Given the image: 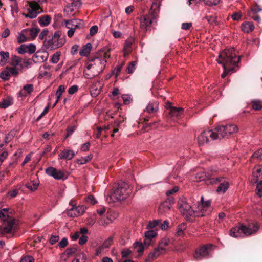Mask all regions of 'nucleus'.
<instances>
[{
    "instance_id": "nucleus-1",
    "label": "nucleus",
    "mask_w": 262,
    "mask_h": 262,
    "mask_svg": "<svg viewBox=\"0 0 262 262\" xmlns=\"http://www.w3.org/2000/svg\"><path fill=\"white\" fill-rule=\"evenodd\" d=\"M110 49L100 51L97 56L88 63L83 71L86 78L92 79L102 72L104 69L107 59L110 57Z\"/></svg>"
},
{
    "instance_id": "nucleus-2",
    "label": "nucleus",
    "mask_w": 262,
    "mask_h": 262,
    "mask_svg": "<svg viewBox=\"0 0 262 262\" xmlns=\"http://www.w3.org/2000/svg\"><path fill=\"white\" fill-rule=\"evenodd\" d=\"M240 60V56H237L234 48L226 49L219 55L217 61L222 64L224 71L221 75L224 78L229 72H233Z\"/></svg>"
},
{
    "instance_id": "nucleus-3",
    "label": "nucleus",
    "mask_w": 262,
    "mask_h": 262,
    "mask_svg": "<svg viewBox=\"0 0 262 262\" xmlns=\"http://www.w3.org/2000/svg\"><path fill=\"white\" fill-rule=\"evenodd\" d=\"M9 209L6 208L0 210V219L3 222L0 226V235L14 233L17 229V221L11 215Z\"/></svg>"
},
{
    "instance_id": "nucleus-4",
    "label": "nucleus",
    "mask_w": 262,
    "mask_h": 262,
    "mask_svg": "<svg viewBox=\"0 0 262 262\" xmlns=\"http://www.w3.org/2000/svg\"><path fill=\"white\" fill-rule=\"evenodd\" d=\"M131 193L132 189L129 185L126 182H121L109 198L110 200L115 202L125 199Z\"/></svg>"
},
{
    "instance_id": "nucleus-5",
    "label": "nucleus",
    "mask_w": 262,
    "mask_h": 262,
    "mask_svg": "<svg viewBox=\"0 0 262 262\" xmlns=\"http://www.w3.org/2000/svg\"><path fill=\"white\" fill-rule=\"evenodd\" d=\"M259 229L256 224L249 225L248 226L241 225L238 227H235L231 229L230 235L234 237H239L242 234L248 236L255 233Z\"/></svg>"
},
{
    "instance_id": "nucleus-6",
    "label": "nucleus",
    "mask_w": 262,
    "mask_h": 262,
    "mask_svg": "<svg viewBox=\"0 0 262 262\" xmlns=\"http://www.w3.org/2000/svg\"><path fill=\"white\" fill-rule=\"evenodd\" d=\"M216 139L228 138L231 135L236 133L238 131V127L234 124H228L226 125L219 126L214 130Z\"/></svg>"
},
{
    "instance_id": "nucleus-7",
    "label": "nucleus",
    "mask_w": 262,
    "mask_h": 262,
    "mask_svg": "<svg viewBox=\"0 0 262 262\" xmlns=\"http://www.w3.org/2000/svg\"><path fill=\"white\" fill-rule=\"evenodd\" d=\"M216 139L228 138L231 135L236 133L238 131V127L234 124H228L226 125L219 126L214 130Z\"/></svg>"
},
{
    "instance_id": "nucleus-8",
    "label": "nucleus",
    "mask_w": 262,
    "mask_h": 262,
    "mask_svg": "<svg viewBox=\"0 0 262 262\" xmlns=\"http://www.w3.org/2000/svg\"><path fill=\"white\" fill-rule=\"evenodd\" d=\"M179 209L182 215L187 220L190 221L192 217H196L197 210H194L192 206L187 202L186 199L182 198L179 199L178 203Z\"/></svg>"
},
{
    "instance_id": "nucleus-9",
    "label": "nucleus",
    "mask_w": 262,
    "mask_h": 262,
    "mask_svg": "<svg viewBox=\"0 0 262 262\" xmlns=\"http://www.w3.org/2000/svg\"><path fill=\"white\" fill-rule=\"evenodd\" d=\"M158 15L153 11H149V13L141 17L140 28L144 31L151 30L157 24Z\"/></svg>"
},
{
    "instance_id": "nucleus-10",
    "label": "nucleus",
    "mask_w": 262,
    "mask_h": 262,
    "mask_svg": "<svg viewBox=\"0 0 262 262\" xmlns=\"http://www.w3.org/2000/svg\"><path fill=\"white\" fill-rule=\"evenodd\" d=\"M201 203H199L197 207L196 217L204 216L209 214L212 211V207L211 205V201H204L203 196L201 198Z\"/></svg>"
},
{
    "instance_id": "nucleus-11",
    "label": "nucleus",
    "mask_w": 262,
    "mask_h": 262,
    "mask_svg": "<svg viewBox=\"0 0 262 262\" xmlns=\"http://www.w3.org/2000/svg\"><path fill=\"white\" fill-rule=\"evenodd\" d=\"M210 184L212 185L219 184L216 189V192L219 193H224L229 186V181L223 177L211 178L210 179Z\"/></svg>"
},
{
    "instance_id": "nucleus-12",
    "label": "nucleus",
    "mask_w": 262,
    "mask_h": 262,
    "mask_svg": "<svg viewBox=\"0 0 262 262\" xmlns=\"http://www.w3.org/2000/svg\"><path fill=\"white\" fill-rule=\"evenodd\" d=\"M29 6L30 8L28 9V13L23 14L25 17H29L31 19L34 18L42 11L39 4L36 2H29Z\"/></svg>"
},
{
    "instance_id": "nucleus-13",
    "label": "nucleus",
    "mask_w": 262,
    "mask_h": 262,
    "mask_svg": "<svg viewBox=\"0 0 262 262\" xmlns=\"http://www.w3.org/2000/svg\"><path fill=\"white\" fill-rule=\"evenodd\" d=\"M199 144H204L210 141V140H216L214 130H208L203 132L198 137Z\"/></svg>"
},
{
    "instance_id": "nucleus-14",
    "label": "nucleus",
    "mask_w": 262,
    "mask_h": 262,
    "mask_svg": "<svg viewBox=\"0 0 262 262\" xmlns=\"http://www.w3.org/2000/svg\"><path fill=\"white\" fill-rule=\"evenodd\" d=\"M212 245H203L197 249L194 254V257L196 260L202 259L209 255L211 251Z\"/></svg>"
},
{
    "instance_id": "nucleus-15",
    "label": "nucleus",
    "mask_w": 262,
    "mask_h": 262,
    "mask_svg": "<svg viewBox=\"0 0 262 262\" xmlns=\"http://www.w3.org/2000/svg\"><path fill=\"white\" fill-rule=\"evenodd\" d=\"M86 207L83 205L71 207L67 211V214L71 217H75L82 215L86 211Z\"/></svg>"
},
{
    "instance_id": "nucleus-16",
    "label": "nucleus",
    "mask_w": 262,
    "mask_h": 262,
    "mask_svg": "<svg viewBox=\"0 0 262 262\" xmlns=\"http://www.w3.org/2000/svg\"><path fill=\"white\" fill-rule=\"evenodd\" d=\"M174 201L172 198H168L163 202L159 206L158 209L159 214L164 215L168 213Z\"/></svg>"
},
{
    "instance_id": "nucleus-17",
    "label": "nucleus",
    "mask_w": 262,
    "mask_h": 262,
    "mask_svg": "<svg viewBox=\"0 0 262 262\" xmlns=\"http://www.w3.org/2000/svg\"><path fill=\"white\" fill-rule=\"evenodd\" d=\"M66 27L67 28H72L74 30L76 29H81L84 28V23L82 20L81 19H71L64 21Z\"/></svg>"
},
{
    "instance_id": "nucleus-18",
    "label": "nucleus",
    "mask_w": 262,
    "mask_h": 262,
    "mask_svg": "<svg viewBox=\"0 0 262 262\" xmlns=\"http://www.w3.org/2000/svg\"><path fill=\"white\" fill-rule=\"evenodd\" d=\"M46 173L50 176L53 177L56 180H61L64 178V173L60 170H57L53 167H48L46 169Z\"/></svg>"
},
{
    "instance_id": "nucleus-19",
    "label": "nucleus",
    "mask_w": 262,
    "mask_h": 262,
    "mask_svg": "<svg viewBox=\"0 0 262 262\" xmlns=\"http://www.w3.org/2000/svg\"><path fill=\"white\" fill-rule=\"evenodd\" d=\"M53 45H54L56 48L62 46L66 40L63 38L61 37V33L59 31H56L54 33L52 37Z\"/></svg>"
},
{
    "instance_id": "nucleus-20",
    "label": "nucleus",
    "mask_w": 262,
    "mask_h": 262,
    "mask_svg": "<svg viewBox=\"0 0 262 262\" xmlns=\"http://www.w3.org/2000/svg\"><path fill=\"white\" fill-rule=\"evenodd\" d=\"M262 182V167L257 166L254 167L253 171L251 182Z\"/></svg>"
},
{
    "instance_id": "nucleus-21",
    "label": "nucleus",
    "mask_w": 262,
    "mask_h": 262,
    "mask_svg": "<svg viewBox=\"0 0 262 262\" xmlns=\"http://www.w3.org/2000/svg\"><path fill=\"white\" fill-rule=\"evenodd\" d=\"M34 91V86L32 84H27L23 86V90L20 91L18 93V97H26L28 95H30Z\"/></svg>"
},
{
    "instance_id": "nucleus-22",
    "label": "nucleus",
    "mask_w": 262,
    "mask_h": 262,
    "mask_svg": "<svg viewBox=\"0 0 262 262\" xmlns=\"http://www.w3.org/2000/svg\"><path fill=\"white\" fill-rule=\"evenodd\" d=\"M48 57V53L47 52H37L33 57L35 62H42L46 61Z\"/></svg>"
},
{
    "instance_id": "nucleus-23",
    "label": "nucleus",
    "mask_w": 262,
    "mask_h": 262,
    "mask_svg": "<svg viewBox=\"0 0 262 262\" xmlns=\"http://www.w3.org/2000/svg\"><path fill=\"white\" fill-rule=\"evenodd\" d=\"M184 109L182 107H172L168 112V116L170 118L176 117L177 118H181L183 115Z\"/></svg>"
},
{
    "instance_id": "nucleus-24",
    "label": "nucleus",
    "mask_w": 262,
    "mask_h": 262,
    "mask_svg": "<svg viewBox=\"0 0 262 262\" xmlns=\"http://www.w3.org/2000/svg\"><path fill=\"white\" fill-rule=\"evenodd\" d=\"M212 178V175L209 173H206L204 171L197 173L195 176V180L197 182L207 181V183L210 184V179Z\"/></svg>"
},
{
    "instance_id": "nucleus-25",
    "label": "nucleus",
    "mask_w": 262,
    "mask_h": 262,
    "mask_svg": "<svg viewBox=\"0 0 262 262\" xmlns=\"http://www.w3.org/2000/svg\"><path fill=\"white\" fill-rule=\"evenodd\" d=\"M157 235V232L156 230H149L145 233V239L144 244L146 247H148L152 240Z\"/></svg>"
},
{
    "instance_id": "nucleus-26",
    "label": "nucleus",
    "mask_w": 262,
    "mask_h": 262,
    "mask_svg": "<svg viewBox=\"0 0 262 262\" xmlns=\"http://www.w3.org/2000/svg\"><path fill=\"white\" fill-rule=\"evenodd\" d=\"M75 155L74 152L72 150L64 149L59 155L60 159L71 160Z\"/></svg>"
},
{
    "instance_id": "nucleus-27",
    "label": "nucleus",
    "mask_w": 262,
    "mask_h": 262,
    "mask_svg": "<svg viewBox=\"0 0 262 262\" xmlns=\"http://www.w3.org/2000/svg\"><path fill=\"white\" fill-rule=\"evenodd\" d=\"M170 242V240L167 237L162 238L159 243L157 247L158 251H161V253H163L165 251V247L167 246Z\"/></svg>"
},
{
    "instance_id": "nucleus-28",
    "label": "nucleus",
    "mask_w": 262,
    "mask_h": 262,
    "mask_svg": "<svg viewBox=\"0 0 262 262\" xmlns=\"http://www.w3.org/2000/svg\"><path fill=\"white\" fill-rule=\"evenodd\" d=\"M146 111L149 113L156 112L158 110V103L157 101H150L146 108Z\"/></svg>"
},
{
    "instance_id": "nucleus-29",
    "label": "nucleus",
    "mask_w": 262,
    "mask_h": 262,
    "mask_svg": "<svg viewBox=\"0 0 262 262\" xmlns=\"http://www.w3.org/2000/svg\"><path fill=\"white\" fill-rule=\"evenodd\" d=\"M92 49V45L90 43L83 46L82 48L80 50L79 54L82 56H88Z\"/></svg>"
},
{
    "instance_id": "nucleus-30",
    "label": "nucleus",
    "mask_w": 262,
    "mask_h": 262,
    "mask_svg": "<svg viewBox=\"0 0 262 262\" xmlns=\"http://www.w3.org/2000/svg\"><path fill=\"white\" fill-rule=\"evenodd\" d=\"M13 103V98L10 97H8L0 102V107L2 108H6L11 105Z\"/></svg>"
},
{
    "instance_id": "nucleus-31",
    "label": "nucleus",
    "mask_w": 262,
    "mask_h": 262,
    "mask_svg": "<svg viewBox=\"0 0 262 262\" xmlns=\"http://www.w3.org/2000/svg\"><path fill=\"white\" fill-rule=\"evenodd\" d=\"M51 17L49 15H44L38 18V22L40 26L45 27L48 26L51 21Z\"/></svg>"
},
{
    "instance_id": "nucleus-32",
    "label": "nucleus",
    "mask_w": 262,
    "mask_h": 262,
    "mask_svg": "<svg viewBox=\"0 0 262 262\" xmlns=\"http://www.w3.org/2000/svg\"><path fill=\"white\" fill-rule=\"evenodd\" d=\"M254 28V26L251 22H246L242 25V30L245 33L251 32Z\"/></svg>"
},
{
    "instance_id": "nucleus-33",
    "label": "nucleus",
    "mask_w": 262,
    "mask_h": 262,
    "mask_svg": "<svg viewBox=\"0 0 262 262\" xmlns=\"http://www.w3.org/2000/svg\"><path fill=\"white\" fill-rule=\"evenodd\" d=\"M39 184V183L37 180L31 181L30 182L26 184L25 187L31 191H33L37 189Z\"/></svg>"
},
{
    "instance_id": "nucleus-34",
    "label": "nucleus",
    "mask_w": 262,
    "mask_h": 262,
    "mask_svg": "<svg viewBox=\"0 0 262 262\" xmlns=\"http://www.w3.org/2000/svg\"><path fill=\"white\" fill-rule=\"evenodd\" d=\"M39 30H40L39 29L33 28H31V29H24V30H23V32H26V34H27L28 33H29V35L32 38L34 39L38 35V33L39 32Z\"/></svg>"
},
{
    "instance_id": "nucleus-35",
    "label": "nucleus",
    "mask_w": 262,
    "mask_h": 262,
    "mask_svg": "<svg viewBox=\"0 0 262 262\" xmlns=\"http://www.w3.org/2000/svg\"><path fill=\"white\" fill-rule=\"evenodd\" d=\"M161 251H158L157 248H156L154 252H151L148 256V258L146 260L145 262H149L154 260L157 257H158L160 254L162 253L160 252Z\"/></svg>"
},
{
    "instance_id": "nucleus-36",
    "label": "nucleus",
    "mask_w": 262,
    "mask_h": 262,
    "mask_svg": "<svg viewBox=\"0 0 262 262\" xmlns=\"http://www.w3.org/2000/svg\"><path fill=\"white\" fill-rule=\"evenodd\" d=\"M252 108L256 111L260 110L262 108V101L259 100H253L251 102Z\"/></svg>"
},
{
    "instance_id": "nucleus-37",
    "label": "nucleus",
    "mask_w": 262,
    "mask_h": 262,
    "mask_svg": "<svg viewBox=\"0 0 262 262\" xmlns=\"http://www.w3.org/2000/svg\"><path fill=\"white\" fill-rule=\"evenodd\" d=\"M22 62V59L16 55H12L11 58L10 64L14 67L19 66Z\"/></svg>"
},
{
    "instance_id": "nucleus-38",
    "label": "nucleus",
    "mask_w": 262,
    "mask_h": 262,
    "mask_svg": "<svg viewBox=\"0 0 262 262\" xmlns=\"http://www.w3.org/2000/svg\"><path fill=\"white\" fill-rule=\"evenodd\" d=\"M0 56L1 59L0 60V62L2 66H4L7 62V61L9 58V53L8 52H0Z\"/></svg>"
},
{
    "instance_id": "nucleus-39",
    "label": "nucleus",
    "mask_w": 262,
    "mask_h": 262,
    "mask_svg": "<svg viewBox=\"0 0 262 262\" xmlns=\"http://www.w3.org/2000/svg\"><path fill=\"white\" fill-rule=\"evenodd\" d=\"M186 229V225L185 223H182L179 225L177 227V231L176 234L178 236H182L184 234V231Z\"/></svg>"
},
{
    "instance_id": "nucleus-40",
    "label": "nucleus",
    "mask_w": 262,
    "mask_h": 262,
    "mask_svg": "<svg viewBox=\"0 0 262 262\" xmlns=\"http://www.w3.org/2000/svg\"><path fill=\"white\" fill-rule=\"evenodd\" d=\"M135 250L139 253H142L144 250V247L142 243L137 242L133 245Z\"/></svg>"
},
{
    "instance_id": "nucleus-41",
    "label": "nucleus",
    "mask_w": 262,
    "mask_h": 262,
    "mask_svg": "<svg viewBox=\"0 0 262 262\" xmlns=\"http://www.w3.org/2000/svg\"><path fill=\"white\" fill-rule=\"evenodd\" d=\"M160 5V2L159 0H155L154 2H153L152 4L151 9L150 11H153L157 14L156 11H159Z\"/></svg>"
},
{
    "instance_id": "nucleus-42",
    "label": "nucleus",
    "mask_w": 262,
    "mask_h": 262,
    "mask_svg": "<svg viewBox=\"0 0 262 262\" xmlns=\"http://www.w3.org/2000/svg\"><path fill=\"white\" fill-rule=\"evenodd\" d=\"M10 76L11 75L8 69H7V67L6 68L5 70L2 71L0 74V77L5 81L9 80L10 79Z\"/></svg>"
},
{
    "instance_id": "nucleus-43",
    "label": "nucleus",
    "mask_w": 262,
    "mask_h": 262,
    "mask_svg": "<svg viewBox=\"0 0 262 262\" xmlns=\"http://www.w3.org/2000/svg\"><path fill=\"white\" fill-rule=\"evenodd\" d=\"M253 183H256V193L259 197L262 196V182H252Z\"/></svg>"
},
{
    "instance_id": "nucleus-44",
    "label": "nucleus",
    "mask_w": 262,
    "mask_h": 262,
    "mask_svg": "<svg viewBox=\"0 0 262 262\" xmlns=\"http://www.w3.org/2000/svg\"><path fill=\"white\" fill-rule=\"evenodd\" d=\"M7 69L9 71L10 75L17 76L18 74V69L16 67H7Z\"/></svg>"
},
{
    "instance_id": "nucleus-45",
    "label": "nucleus",
    "mask_w": 262,
    "mask_h": 262,
    "mask_svg": "<svg viewBox=\"0 0 262 262\" xmlns=\"http://www.w3.org/2000/svg\"><path fill=\"white\" fill-rule=\"evenodd\" d=\"M137 62L133 61L128 64L127 68V71L128 73L132 74L134 72V70H135V66Z\"/></svg>"
},
{
    "instance_id": "nucleus-46",
    "label": "nucleus",
    "mask_w": 262,
    "mask_h": 262,
    "mask_svg": "<svg viewBox=\"0 0 262 262\" xmlns=\"http://www.w3.org/2000/svg\"><path fill=\"white\" fill-rule=\"evenodd\" d=\"M60 55V52H56L54 53L51 59V62L53 63H57L59 60Z\"/></svg>"
},
{
    "instance_id": "nucleus-47",
    "label": "nucleus",
    "mask_w": 262,
    "mask_h": 262,
    "mask_svg": "<svg viewBox=\"0 0 262 262\" xmlns=\"http://www.w3.org/2000/svg\"><path fill=\"white\" fill-rule=\"evenodd\" d=\"M113 238L111 236L106 239L101 245L102 247L104 248H108L112 245L113 243Z\"/></svg>"
},
{
    "instance_id": "nucleus-48",
    "label": "nucleus",
    "mask_w": 262,
    "mask_h": 262,
    "mask_svg": "<svg viewBox=\"0 0 262 262\" xmlns=\"http://www.w3.org/2000/svg\"><path fill=\"white\" fill-rule=\"evenodd\" d=\"M252 157L256 158L258 160H262V148H260L253 154Z\"/></svg>"
},
{
    "instance_id": "nucleus-49",
    "label": "nucleus",
    "mask_w": 262,
    "mask_h": 262,
    "mask_svg": "<svg viewBox=\"0 0 262 262\" xmlns=\"http://www.w3.org/2000/svg\"><path fill=\"white\" fill-rule=\"evenodd\" d=\"M159 223V220H154L152 221H149L147 225L146 228L148 229H150L156 227Z\"/></svg>"
},
{
    "instance_id": "nucleus-50",
    "label": "nucleus",
    "mask_w": 262,
    "mask_h": 262,
    "mask_svg": "<svg viewBox=\"0 0 262 262\" xmlns=\"http://www.w3.org/2000/svg\"><path fill=\"white\" fill-rule=\"evenodd\" d=\"M92 158L91 155H88L85 157H82L80 160H79V163L80 164H84L90 161Z\"/></svg>"
},
{
    "instance_id": "nucleus-51",
    "label": "nucleus",
    "mask_w": 262,
    "mask_h": 262,
    "mask_svg": "<svg viewBox=\"0 0 262 262\" xmlns=\"http://www.w3.org/2000/svg\"><path fill=\"white\" fill-rule=\"evenodd\" d=\"M220 1L221 0H204L205 4L209 6H216L220 3Z\"/></svg>"
},
{
    "instance_id": "nucleus-52",
    "label": "nucleus",
    "mask_w": 262,
    "mask_h": 262,
    "mask_svg": "<svg viewBox=\"0 0 262 262\" xmlns=\"http://www.w3.org/2000/svg\"><path fill=\"white\" fill-rule=\"evenodd\" d=\"M26 32H22L19 34V36L17 38L18 42L20 43L23 42H25L27 40V37L26 36L25 34Z\"/></svg>"
},
{
    "instance_id": "nucleus-53",
    "label": "nucleus",
    "mask_w": 262,
    "mask_h": 262,
    "mask_svg": "<svg viewBox=\"0 0 262 262\" xmlns=\"http://www.w3.org/2000/svg\"><path fill=\"white\" fill-rule=\"evenodd\" d=\"M75 128L76 127L75 126H68L66 130L67 134H66L65 138H67L69 136H70L73 133V132L75 131Z\"/></svg>"
},
{
    "instance_id": "nucleus-54",
    "label": "nucleus",
    "mask_w": 262,
    "mask_h": 262,
    "mask_svg": "<svg viewBox=\"0 0 262 262\" xmlns=\"http://www.w3.org/2000/svg\"><path fill=\"white\" fill-rule=\"evenodd\" d=\"M73 7H72L70 4H68L64 10V14L67 16L70 15L71 13L74 11Z\"/></svg>"
},
{
    "instance_id": "nucleus-55",
    "label": "nucleus",
    "mask_w": 262,
    "mask_h": 262,
    "mask_svg": "<svg viewBox=\"0 0 262 262\" xmlns=\"http://www.w3.org/2000/svg\"><path fill=\"white\" fill-rule=\"evenodd\" d=\"M64 91H65L64 86L63 85H60L58 87V90H57L56 93V97H60L62 95L63 92H64Z\"/></svg>"
},
{
    "instance_id": "nucleus-56",
    "label": "nucleus",
    "mask_w": 262,
    "mask_h": 262,
    "mask_svg": "<svg viewBox=\"0 0 262 262\" xmlns=\"http://www.w3.org/2000/svg\"><path fill=\"white\" fill-rule=\"evenodd\" d=\"M122 98L125 104H128L132 100L130 96L128 94L122 95Z\"/></svg>"
},
{
    "instance_id": "nucleus-57",
    "label": "nucleus",
    "mask_w": 262,
    "mask_h": 262,
    "mask_svg": "<svg viewBox=\"0 0 262 262\" xmlns=\"http://www.w3.org/2000/svg\"><path fill=\"white\" fill-rule=\"evenodd\" d=\"M34 259L31 256H25L21 258L20 262H34Z\"/></svg>"
},
{
    "instance_id": "nucleus-58",
    "label": "nucleus",
    "mask_w": 262,
    "mask_h": 262,
    "mask_svg": "<svg viewBox=\"0 0 262 262\" xmlns=\"http://www.w3.org/2000/svg\"><path fill=\"white\" fill-rule=\"evenodd\" d=\"M27 52L30 54L33 53L36 50V47L34 45L30 43L27 45Z\"/></svg>"
},
{
    "instance_id": "nucleus-59",
    "label": "nucleus",
    "mask_w": 262,
    "mask_h": 262,
    "mask_svg": "<svg viewBox=\"0 0 262 262\" xmlns=\"http://www.w3.org/2000/svg\"><path fill=\"white\" fill-rule=\"evenodd\" d=\"M77 251L76 248L73 247L70 248H68L65 251L66 254L68 255V257L74 254Z\"/></svg>"
},
{
    "instance_id": "nucleus-60",
    "label": "nucleus",
    "mask_w": 262,
    "mask_h": 262,
    "mask_svg": "<svg viewBox=\"0 0 262 262\" xmlns=\"http://www.w3.org/2000/svg\"><path fill=\"white\" fill-rule=\"evenodd\" d=\"M131 51V44L126 42L124 47V55L128 54Z\"/></svg>"
},
{
    "instance_id": "nucleus-61",
    "label": "nucleus",
    "mask_w": 262,
    "mask_h": 262,
    "mask_svg": "<svg viewBox=\"0 0 262 262\" xmlns=\"http://www.w3.org/2000/svg\"><path fill=\"white\" fill-rule=\"evenodd\" d=\"M85 201L87 203H90V204H91L92 205L95 204L97 202V201L95 200V198L93 195H90L88 196L85 198Z\"/></svg>"
},
{
    "instance_id": "nucleus-62",
    "label": "nucleus",
    "mask_w": 262,
    "mask_h": 262,
    "mask_svg": "<svg viewBox=\"0 0 262 262\" xmlns=\"http://www.w3.org/2000/svg\"><path fill=\"white\" fill-rule=\"evenodd\" d=\"M261 11L262 9L260 7V6L257 4H256L251 8V11L254 14H256Z\"/></svg>"
},
{
    "instance_id": "nucleus-63",
    "label": "nucleus",
    "mask_w": 262,
    "mask_h": 262,
    "mask_svg": "<svg viewBox=\"0 0 262 262\" xmlns=\"http://www.w3.org/2000/svg\"><path fill=\"white\" fill-rule=\"evenodd\" d=\"M78 90V86L77 85H72L68 89V93L70 95L74 94L76 92H77Z\"/></svg>"
},
{
    "instance_id": "nucleus-64",
    "label": "nucleus",
    "mask_w": 262,
    "mask_h": 262,
    "mask_svg": "<svg viewBox=\"0 0 262 262\" xmlns=\"http://www.w3.org/2000/svg\"><path fill=\"white\" fill-rule=\"evenodd\" d=\"M26 45H21L19 48L17 49V51L19 54H23L26 52H27Z\"/></svg>"
}]
</instances>
